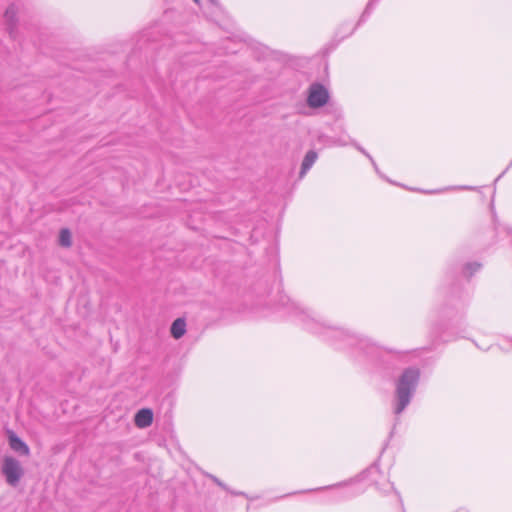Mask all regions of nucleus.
Returning a JSON list of instances; mask_svg holds the SVG:
<instances>
[{
	"mask_svg": "<svg viewBox=\"0 0 512 512\" xmlns=\"http://www.w3.org/2000/svg\"><path fill=\"white\" fill-rule=\"evenodd\" d=\"M287 314L299 321L308 331L325 337L338 348L358 346L366 354H373L378 348L367 338L352 334L347 330L326 326L319 322L299 304L289 298L283 301Z\"/></svg>",
	"mask_w": 512,
	"mask_h": 512,
	"instance_id": "nucleus-1",
	"label": "nucleus"
},
{
	"mask_svg": "<svg viewBox=\"0 0 512 512\" xmlns=\"http://www.w3.org/2000/svg\"><path fill=\"white\" fill-rule=\"evenodd\" d=\"M421 372L417 367H408L395 380V389L391 400L392 413L396 420L412 402L420 382Z\"/></svg>",
	"mask_w": 512,
	"mask_h": 512,
	"instance_id": "nucleus-2",
	"label": "nucleus"
},
{
	"mask_svg": "<svg viewBox=\"0 0 512 512\" xmlns=\"http://www.w3.org/2000/svg\"><path fill=\"white\" fill-rule=\"evenodd\" d=\"M2 474L5 476L6 482L10 486L15 487L18 485L22 476L24 475V470L21 463L17 459L11 456H7L3 460Z\"/></svg>",
	"mask_w": 512,
	"mask_h": 512,
	"instance_id": "nucleus-3",
	"label": "nucleus"
},
{
	"mask_svg": "<svg viewBox=\"0 0 512 512\" xmlns=\"http://www.w3.org/2000/svg\"><path fill=\"white\" fill-rule=\"evenodd\" d=\"M329 100L328 90L320 83H313L309 87L307 104L311 108L323 107Z\"/></svg>",
	"mask_w": 512,
	"mask_h": 512,
	"instance_id": "nucleus-4",
	"label": "nucleus"
},
{
	"mask_svg": "<svg viewBox=\"0 0 512 512\" xmlns=\"http://www.w3.org/2000/svg\"><path fill=\"white\" fill-rule=\"evenodd\" d=\"M8 440L10 448L24 456H28L30 454V449L28 445L20 438L18 437L13 431L8 430Z\"/></svg>",
	"mask_w": 512,
	"mask_h": 512,
	"instance_id": "nucleus-5",
	"label": "nucleus"
},
{
	"mask_svg": "<svg viewBox=\"0 0 512 512\" xmlns=\"http://www.w3.org/2000/svg\"><path fill=\"white\" fill-rule=\"evenodd\" d=\"M19 6L16 3H10L5 12H4V20L5 23L9 26L11 29L17 28L18 22H19Z\"/></svg>",
	"mask_w": 512,
	"mask_h": 512,
	"instance_id": "nucleus-6",
	"label": "nucleus"
},
{
	"mask_svg": "<svg viewBox=\"0 0 512 512\" xmlns=\"http://www.w3.org/2000/svg\"><path fill=\"white\" fill-rule=\"evenodd\" d=\"M135 425L138 428H146L153 422V412L149 408L139 410L134 418Z\"/></svg>",
	"mask_w": 512,
	"mask_h": 512,
	"instance_id": "nucleus-7",
	"label": "nucleus"
},
{
	"mask_svg": "<svg viewBox=\"0 0 512 512\" xmlns=\"http://www.w3.org/2000/svg\"><path fill=\"white\" fill-rule=\"evenodd\" d=\"M317 153L314 151V150H309L303 161H302V165H301V170H300V178H303L305 176V174L310 170V168L314 165V163L316 162L317 160Z\"/></svg>",
	"mask_w": 512,
	"mask_h": 512,
	"instance_id": "nucleus-8",
	"label": "nucleus"
},
{
	"mask_svg": "<svg viewBox=\"0 0 512 512\" xmlns=\"http://www.w3.org/2000/svg\"><path fill=\"white\" fill-rule=\"evenodd\" d=\"M171 335L175 339H180L186 332V322L183 318H177L171 325Z\"/></svg>",
	"mask_w": 512,
	"mask_h": 512,
	"instance_id": "nucleus-9",
	"label": "nucleus"
},
{
	"mask_svg": "<svg viewBox=\"0 0 512 512\" xmlns=\"http://www.w3.org/2000/svg\"><path fill=\"white\" fill-rule=\"evenodd\" d=\"M59 243L63 247L71 246V233L68 229H61L59 234Z\"/></svg>",
	"mask_w": 512,
	"mask_h": 512,
	"instance_id": "nucleus-10",
	"label": "nucleus"
},
{
	"mask_svg": "<svg viewBox=\"0 0 512 512\" xmlns=\"http://www.w3.org/2000/svg\"><path fill=\"white\" fill-rule=\"evenodd\" d=\"M481 268V264L477 263V262H473V263H467L465 266H464V269H463V274L466 276V277H471L475 272L479 271Z\"/></svg>",
	"mask_w": 512,
	"mask_h": 512,
	"instance_id": "nucleus-11",
	"label": "nucleus"
},
{
	"mask_svg": "<svg viewBox=\"0 0 512 512\" xmlns=\"http://www.w3.org/2000/svg\"><path fill=\"white\" fill-rule=\"evenodd\" d=\"M356 148H357L361 153H363L366 157H368V158L370 159V161L372 162V164H373V166H374L375 170L378 172V167H377V165H376L375 161L373 160V158L371 157V155H370L367 151H365V149H364V148H362V147H361V146H359V145H356Z\"/></svg>",
	"mask_w": 512,
	"mask_h": 512,
	"instance_id": "nucleus-12",
	"label": "nucleus"
},
{
	"mask_svg": "<svg viewBox=\"0 0 512 512\" xmlns=\"http://www.w3.org/2000/svg\"><path fill=\"white\" fill-rule=\"evenodd\" d=\"M369 475L373 476L377 473H379V467L377 464H374L372 465L371 467H369L366 471Z\"/></svg>",
	"mask_w": 512,
	"mask_h": 512,
	"instance_id": "nucleus-13",
	"label": "nucleus"
},
{
	"mask_svg": "<svg viewBox=\"0 0 512 512\" xmlns=\"http://www.w3.org/2000/svg\"><path fill=\"white\" fill-rule=\"evenodd\" d=\"M334 143H335V144H337V145H342V146H343V145H347V144H348V142H347V141H344V140H343V141H342V140L334 141Z\"/></svg>",
	"mask_w": 512,
	"mask_h": 512,
	"instance_id": "nucleus-14",
	"label": "nucleus"
},
{
	"mask_svg": "<svg viewBox=\"0 0 512 512\" xmlns=\"http://www.w3.org/2000/svg\"><path fill=\"white\" fill-rule=\"evenodd\" d=\"M214 481H215L219 486H221L222 488L226 489L225 485H224L222 482H220L218 479L214 478Z\"/></svg>",
	"mask_w": 512,
	"mask_h": 512,
	"instance_id": "nucleus-15",
	"label": "nucleus"
},
{
	"mask_svg": "<svg viewBox=\"0 0 512 512\" xmlns=\"http://www.w3.org/2000/svg\"><path fill=\"white\" fill-rule=\"evenodd\" d=\"M209 1L211 2V4H213L215 6L218 5V1L217 0H209Z\"/></svg>",
	"mask_w": 512,
	"mask_h": 512,
	"instance_id": "nucleus-16",
	"label": "nucleus"
},
{
	"mask_svg": "<svg viewBox=\"0 0 512 512\" xmlns=\"http://www.w3.org/2000/svg\"><path fill=\"white\" fill-rule=\"evenodd\" d=\"M234 495H242L243 493L233 492Z\"/></svg>",
	"mask_w": 512,
	"mask_h": 512,
	"instance_id": "nucleus-17",
	"label": "nucleus"
},
{
	"mask_svg": "<svg viewBox=\"0 0 512 512\" xmlns=\"http://www.w3.org/2000/svg\"><path fill=\"white\" fill-rule=\"evenodd\" d=\"M464 189L472 190L474 188L473 187H464Z\"/></svg>",
	"mask_w": 512,
	"mask_h": 512,
	"instance_id": "nucleus-18",
	"label": "nucleus"
},
{
	"mask_svg": "<svg viewBox=\"0 0 512 512\" xmlns=\"http://www.w3.org/2000/svg\"><path fill=\"white\" fill-rule=\"evenodd\" d=\"M199 0H194V2L198 3Z\"/></svg>",
	"mask_w": 512,
	"mask_h": 512,
	"instance_id": "nucleus-19",
	"label": "nucleus"
}]
</instances>
